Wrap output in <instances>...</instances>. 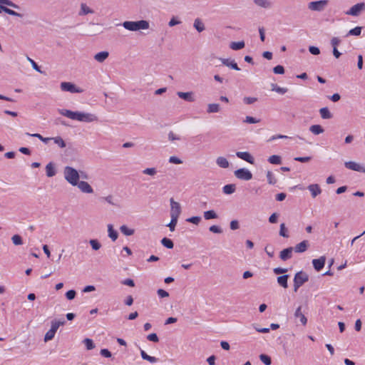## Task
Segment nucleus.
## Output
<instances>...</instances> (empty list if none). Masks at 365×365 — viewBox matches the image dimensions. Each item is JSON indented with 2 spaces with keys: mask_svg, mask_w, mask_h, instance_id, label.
<instances>
[{
  "mask_svg": "<svg viewBox=\"0 0 365 365\" xmlns=\"http://www.w3.org/2000/svg\"><path fill=\"white\" fill-rule=\"evenodd\" d=\"M58 112L62 115H64L72 120H76L81 122L91 123L98 120L97 116L92 113H83L79 111H71L67 109H59Z\"/></svg>",
  "mask_w": 365,
  "mask_h": 365,
  "instance_id": "obj_1",
  "label": "nucleus"
},
{
  "mask_svg": "<svg viewBox=\"0 0 365 365\" xmlns=\"http://www.w3.org/2000/svg\"><path fill=\"white\" fill-rule=\"evenodd\" d=\"M63 175L66 180L73 186L78 185L80 173L73 167L66 166L63 170Z\"/></svg>",
  "mask_w": 365,
  "mask_h": 365,
  "instance_id": "obj_2",
  "label": "nucleus"
},
{
  "mask_svg": "<svg viewBox=\"0 0 365 365\" xmlns=\"http://www.w3.org/2000/svg\"><path fill=\"white\" fill-rule=\"evenodd\" d=\"M122 26L128 31H138L148 29L149 28V22L146 20L136 21H125L122 24Z\"/></svg>",
  "mask_w": 365,
  "mask_h": 365,
  "instance_id": "obj_3",
  "label": "nucleus"
},
{
  "mask_svg": "<svg viewBox=\"0 0 365 365\" xmlns=\"http://www.w3.org/2000/svg\"><path fill=\"white\" fill-rule=\"evenodd\" d=\"M309 281V275L303 272H297L294 277V292H297L305 282Z\"/></svg>",
  "mask_w": 365,
  "mask_h": 365,
  "instance_id": "obj_4",
  "label": "nucleus"
},
{
  "mask_svg": "<svg viewBox=\"0 0 365 365\" xmlns=\"http://www.w3.org/2000/svg\"><path fill=\"white\" fill-rule=\"evenodd\" d=\"M328 0L311 1L308 4V9L311 11H322L324 10L325 7L328 5Z\"/></svg>",
  "mask_w": 365,
  "mask_h": 365,
  "instance_id": "obj_5",
  "label": "nucleus"
},
{
  "mask_svg": "<svg viewBox=\"0 0 365 365\" xmlns=\"http://www.w3.org/2000/svg\"><path fill=\"white\" fill-rule=\"evenodd\" d=\"M61 89L63 91H68L72 93H80L83 91V90L79 87H76V86L71 82H62L61 83Z\"/></svg>",
  "mask_w": 365,
  "mask_h": 365,
  "instance_id": "obj_6",
  "label": "nucleus"
},
{
  "mask_svg": "<svg viewBox=\"0 0 365 365\" xmlns=\"http://www.w3.org/2000/svg\"><path fill=\"white\" fill-rule=\"evenodd\" d=\"M235 176L242 180H250L252 178V173L246 168H240L234 172Z\"/></svg>",
  "mask_w": 365,
  "mask_h": 365,
  "instance_id": "obj_7",
  "label": "nucleus"
},
{
  "mask_svg": "<svg viewBox=\"0 0 365 365\" xmlns=\"http://www.w3.org/2000/svg\"><path fill=\"white\" fill-rule=\"evenodd\" d=\"M365 10V3H358L350 8L349 11L346 12L347 15L357 16L360 13Z\"/></svg>",
  "mask_w": 365,
  "mask_h": 365,
  "instance_id": "obj_8",
  "label": "nucleus"
},
{
  "mask_svg": "<svg viewBox=\"0 0 365 365\" xmlns=\"http://www.w3.org/2000/svg\"><path fill=\"white\" fill-rule=\"evenodd\" d=\"M170 216H176L179 217L181 213V206L179 202H175L172 197L170 200Z\"/></svg>",
  "mask_w": 365,
  "mask_h": 365,
  "instance_id": "obj_9",
  "label": "nucleus"
},
{
  "mask_svg": "<svg viewBox=\"0 0 365 365\" xmlns=\"http://www.w3.org/2000/svg\"><path fill=\"white\" fill-rule=\"evenodd\" d=\"M344 166L349 170L365 173V168L362 167L359 164L354 162V161H348L345 162Z\"/></svg>",
  "mask_w": 365,
  "mask_h": 365,
  "instance_id": "obj_10",
  "label": "nucleus"
},
{
  "mask_svg": "<svg viewBox=\"0 0 365 365\" xmlns=\"http://www.w3.org/2000/svg\"><path fill=\"white\" fill-rule=\"evenodd\" d=\"M326 257L324 256H322L318 259H314L312 260L313 267L317 272H319L324 267Z\"/></svg>",
  "mask_w": 365,
  "mask_h": 365,
  "instance_id": "obj_11",
  "label": "nucleus"
},
{
  "mask_svg": "<svg viewBox=\"0 0 365 365\" xmlns=\"http://www.w3.org/2000/svg\"><path fill=\"white\" fill-rule=\"evenodd\" d=\"M293 247H289L287 248L284 249L282 250L279 253V258L282 261H287L292 257V252H293Z\"/></svg>",
  "mask_w": 365,
  "mask_h": 365,
  "instance_id": "obj_12",
  "label": "nucleus"
},
{
  "mask_svg": "<svg viewBox=\"0 0 365 365\" xmlns=\"http://www.w3.org/2000/svg\"><path fill=\"white\" fill-rule=\"evenodd\" d=\"M236 155L239 158H240L242 160H244L247 161V163H249L250 164H254L255 163L254 158L248 152H240V151H238V152L236 153Z\"/></svg>",
  "mask_w": 365,
  "mask_h": 365,
  "instance_id": "obj_13",
  "label": "nucleus"
},
{
  "mask_svg": "<svg viewBox=\"0 0 365 365\" xmlns=\"http://www.w3.org/2000/svg\"><path fill=\"white\" fill-rule=\"evenodd\" d=\"M78 187L81 190V192L84 193H93V190L92 187L89 185L88 182L86 181H80L78 182V185H77Z\"/></svg>",
  "mask_w": 365,
  "mask_h": 365,
  "instance_id": "obj_14",
  "label": "nucleus"
},
{
  "mask_svg": "<svg viewBox=\"0 0 365 365\" xmlns=\"http://www.w3.org/2000/svg\"><path fill=\"white\" fill-rule=\"evenodd\" d=\"M309 243L307 240H303L299 244H297L294 247H293V250L295 252L297 253H302L304 252L309 247Z\"/></svg>",
  "mask_w": 365,
  "mask_h": 365,
  "instance_id": "obj_15",
  "label": "nucleus"
},
{
  "mask_svg": "<svg viewBox=\"0 0 365 365\" xmlns=\"http://www.w3.org/2000/svg\"><path fill=\"white\" fill-rule=\"evenodd\" d=\"M177 95L179 98L183 99L185 101L187 102H194L195 98L194 94L192 92H181L179 91L177 93Z\"/></svg>",
  "mask_w": 365,
  "mask_h": 365,
  "instance_id": "obj_16",
  "label": "nucleus"
},
{
  "mask_svg": "<svg viewBox=\"0 0 365 365\" xmlns=\"http://www.w3.org/2000/svg\"><path fill=\"white\" fill-rule=\"evenodd\" d=\"M220 60L221 61V62L223 65H225L227 67H230L236 71L240 70V68L238 67L237 63L234 60L230 61L228 58H220Z\"/></svg>",
  "mask_w": 365,
  "mask_h": 365,
  "instance_id": "obj_17",
  "label": "nucleus"
},
{
  "mask_svg": "<svg viewBox=\"0 0 365 365\" xmlns=\"http://www.w3.org/2000/svg\"><path fill=\"white\" fill-rule=\"evenodd\" d=\"M307 188L311 192L313 198L316 197L322 192V189L318 184H311Z\"/></svg>",
  "mask_w": 365,
  "mask_h": 365,
  "instance_id": "obj_18",
  "label": "nucleus"
},
{
  "mask_svg": "<svg viewBox=\"0 0 365 365\" xmlns=\"http://www.w3.org/2000/svg\"><path fill=\"white\" fill-rule=\"evenodd\" d=\"M0 9H1V12L4 11L6 14H7L9 15H11V16L22 17V14H21L17 13L16 11H15L5 6L3 4H0Z\"/></svg>",
  "mask_w": 365,
  "mask_h": 365,
  "instance_id": "obj_19",
  "label": "nucleus"
},
{
  "mask_svg": "<svg viewBox=\"0 0 365 365\" xmlns=\"http://www.w3.org/2000/svg\"><path fill=\"white\" fill-rule=\"evenodd\" d=\"M108 56L109 53L108 51H101L94 56V59L99 63H103Z\"/></svg>",
  "mask_w": 365,
  "mask_h": 365,
  "instance_id": "obj_20",
  "label": "nucleus"
},
{
  "mask_svg": "<svg viewBox=\"0 0 365 365\" xmlns=\"http://www.w3.org/2000/svg\"><path fill=\"white\" fill-rule=\"evenodd\" d=\"M301 309H302V307L299 306L295 311L294 312V317L296 318H299L300 319V322L301 323L303 324V325H306L307 324V317L304 316V314L302 313L301 312Z\"/></svg>",
  "mask_w": 365,
  "mask_h": 365,
  "instance_id": "obj_21",
  "label": "nucleus"
},
{
  "mask_svg": "<svg viewBox=\"0 0 365 365\" xmlns=\"http://www.w3.org/2000/svg\"><path fill=\"white\" fill-rule=\"evenodd\" d=\"M289 274H283L282 276H279L277 277V283L282 287L283 288L286 289L288 287V278Z\"/></svg>",
  "mask_w": 365,
  "mask_h": 365,
  "instance_id": "obj_22",
  "label": "nucleus"
},
{
  "mask_svg": "<svg viewBox=\"0 0 365 365\" xmlns=\"http://www.w3.org/2000/svg\"><path fill=\"white\" fill-rule=\"evenodd\" d=\"M256 5L264 8L270 9L272 6V3L269 0H254Z\"/></svg>",
  "mask_w": 365,
  "mask_h": 365,
  "instance_id": "obj_23",
  "label": "nucleus"
},
{
  "mask_svg": "<svg viewBox=\"0 0 365 365\" xmlns=\"http://www.w3.org/2000/svg\"><path fill=\"white\" fill-rule=\"evenodd\" d=\"M108 237L113 241H115L118 239V233L116 230H115L113 229V227L111 224L108 225Z\"/></svg>",
  "mask_w": 365,
  "mask_h": 365,
  "instance_id": "obj_24",
  "label": "nucleus"
},
{
  "mask_svg": "<svg viewBox=\"0 0 365 365\" xmlns=\"http://www.w3.org/2000/svg\"><path fill=\"white\" fill-rule=\"evenodd\" d=\"M46 175L48 178H51L56 175V169H55V167H54V165L53 164V163L51 162L46 165Z\"/></svg>",
  "mask_w": 365,
  "mask_h": 365,
  "instance_id": "obj_25",
  "label": "nucleus"
},
{
  "mask_svg": "<svg viewBox=\"0 0 365 365\" xmlns=\"http://www.w3.org/2000/svg\"><path fill=\"white\" fill-rule=\"evenodd\" d=\"M220 110V106L218 103H209L207 105V113H215Z\"/></svg>",
  "mask_w": 365,
  "mask_h": 365,
  "instance_id": "obj_26",
  "label": "nucleus"
},
{
  "mask_svg": "<svg viewBox=\"0 0 365 365\" xmlns=\"http://www.w3.org/2000/svg\"><path fill=\"white\" fill-rule=\"evenodd\" d=\"M140 356L143 359L148 361L150 363H156L158 359L155 356H149L144 350L140 349Z\"/></svg>",
  "mask_w": 365,
  "mask_h": 365,
  "instance_id": "obj_27",
  "label": "nucleus"
},
{
  "mask_svg": "<svg viewBox=\"0 0 365 365\" xmlns=\"http://www.w3.org/2000/svg\"><path fill=\"white\" fill-rule=\"evenodd\" d=\"M203 217L206 220H213L218 218L217 214L215 210H210L207 211H205L203 213Z\"/></svg>",
  "mask_w": 365,
  "mask_h": 365,
  "instance_id": "obj_28",
  "label": "nucleus"
},
{
  "mask_svg": "<svg viewBox=\"0 0 365 365\" xmlns=\"http://www.w3.org/2000/svg\"><path fill=\"white\" fill-rule=\"evenodd\" d=\"M319 113L323 119H331L332 118V114L327 107L322 108L319 110Z\"/></svg>",
  "mask_w": 365,
  "mask_h": 365,
  "instance_id": "obj_29",
  "label": "nucleus"
},
{
  "mask_svg": "<svg viewBox=\"0 0 365 365\" xmlns=\"http://www.w3.org/2000/svg\"><path fill=\"white\" fill-rule=\"evenodd\" d=\"M245 43L244 41H237V42L233 41V42L230 43V48L234 51H238V50L243 48L245 47Z\"/></svg>",
  "mask_w": 365,
  "mask_h": 365,
  "instance_id": "obj_30",
  "label": "nucleus"
},
{
  "mask_svg": "<svg viewBox=\"0 0 365 365\" xmlns=\"http://www.w3.org/2000/svg\"><path fill=\"white\" fill-rule=\"evenodd\" d=\"M236 185L235 184L225 185L223 188V192L227 195H231L235 192Z\"/></svg>",
  "mask_w": 365,
  "mask_h": 365,
  "instance_id": "obj_31",
  "label": "nucleus"
},
{
  "mask_svg": "<svg viewBox=\"0 0 365 365\" xmlns=\"http://www.w3.org/2000/svg\"><path fill=\"white\" fill-rule=\"evenodd\" d=\"M193 26L198 32H202L205 29L203 22L200 19H196L195 20Z\"/></svg>",
  "mask_w": 365,
  "mask_h": 365,
  "instance_id": "obj_32",
  "label": "nucleus"
},
{
  "mask_svg": "<svg viewBox=\"0 0 365 365\" xmlns=\"http://www.w3.org/2000/svg\"><path fill=\"white\" fill-rule=\"evenodd\" d=\"M216 163L218 166L222 168H227L229 167V162L224 157H218L216 160Z\"/></svg>",
  "mask_w": 365,
  "mask_h": 365,
  "instance_id": "obj_33",
  "label": "nucleus"
},
{
  "mask_svg": "<svg viewBox=\"0 0 365 365\" xmlns=\"http://www.w3.org/2000/svg\"><path fill=\"white\" fill-rule=\"evenodd\" d=\"M120 231L125 236L133 235L135 232L133 229L129 228L127 225H121L120 227Z\"/></svg>",
  "mask_w": 365,
  "mask_h": 365,
  "instance_id": "obj_34",
  "label": "nucleus"
},
{
  "mask_svg": "<svg viewBox=\"0 0 365 365\" xmlns=\"http://www.w3.org/2000/svg\"><path fill=\"white\" fill-rule=\"evenodd\" d=\"M309 130L314 135H319L324 131V128L320 125H311Z\"/></svg>",
  "mask_w": 365,
  "mask_h": 365,
  "instance_id": "obj_35",
  "label": "nucleus"
},
{
  "mask_svg": "<svg viewBox=\"0 0 365 365\" xmlns=\"http://www.w3.org/2000/svg\"><path fill=\"white\" fill-rule=\"evenodd\" d=\"M66 324V321L63 319L62 321L53 320L51 321V327L50 329H53L55 332L57 331L58 329L60 326H63Z\"/></svg>",
  "mask_w": 365,
  "mask_h": 365,
  "instance_id": "obj_36",
  "label": "nucleus"
},
{
  "mask_svg": "<svg viewBox=\"0 0 365 365\" xmlns=\"http://www.w3.org/2000/svg\"><path fill=\"white\" fill-rule=\"evenodd\" d=\"M161 244L168 249H173L174 247L173 242L168 237H163L161 240Z\"/></svg>",
  "mask_w": 365,
  "mask_h": 365,
  "instance_id": "obj_37",
  "label": "nucleus"
},
{
  "mask_svg": "<svg viewBox=\"0 0 365 365\" xmlns=\"http://www.w3.org/2000/svg\"><path fill=\"white\" fill-rule=\"evenodd\" d=\"M94 13L93 10L90 9L88 6H87L85 4H81V11L79 13V15H86L88 14H93Z\"/></svg>",
  "mask_w": 365,
  "mask_h": 365,
  "instance_id": "obj_38",
  "label": "nucleus"
},
{
  "mask_svg": "<svg viewBox=\"0 0 365 365\" xmlns=\"http://www.w3.org/2000/svg\"><path fill=\"white\" fill-rule=\"evenodd\" d=\"M268 162L271 164L279 165L282 163V158L279 155H273L268 158Z\"/></svg>",
  "mask_w": 365,
  "mask_h": 365,
  "instance_id": "obj_39",
  "label": "nucleus"
},
{
  "mask_svg": "<svg viewBox=\"0 0 365 365\" xmlns=\"http://www.w3.org/2000/svg\"><path fill=\"white\" fill-rule=\"evenodd\" d=\"M362 27L361 26H356L351 30L349 31L348 34H346V36H359L361 33Z\"/></svg>",
  "mask_w": 365,
  "mask_h": 365,
  "instance_id": "obj_40",
  "label": "nucleus"
},
{
  "mask_svg": "<svg viewBox=\"0 0 365 365\" xmlns=\"http://www.w3.org/2000/svg\"><path fill=\"white\" fill-rule=\"evenodd\" d=\"M171 220L169 224L167 225V226L170 228V230L171 232L175 230V226L178 223V217L176 216H170Z\"/></svg>",
  "mask_w": 365,
  "mask_h": 365,
  "instance_id": "obj_41",
  "label": "nucleus"
},
{
  "mask_svg": "<svg viewBox=\"0 0 365 365\" xmlns=\"http://www.w3.org/2000/svg\"><path fill=\"white\" fill-rule=\"evenodd\" d=\"M272 91H276L280 94H284L287 92L288 89L287 88H282L278 86L277 84H272Z\"/></svg>",
  "mask_w": 365,
  "mask_h": 365,
  "instance_id": "obj_42",
  "label": "nucleus"
},
{
  "mask_svg": "<svg viewBox=\"0 0 365 365\" xmlns=\"http://www.w3.org/2000/svg\"><path fill=\"white\" fill-rule=\"evenodd\" d=\"M51 140H53L54 143L60 148H63L66 147V143L61 137L57 136L56 138H52Z\"/></svg>",
  "mask_w": 365,
  "mask_h": 365,
  "instance_id": "obj_43",
  "label": "nucleus"
},
{
  "mask_svg": "<svg viewBox=\"0 0 365 365\" xmlns=\"http://www.w3.org/2000/svg\"><path fill=\"white\" fill-rule=\"evenodd\" d=\"M267 182L270 185H275L277 182V179L274 176L273 173L271 171H267Z\"/></svg>",
  "mask_w": 365,
  "mask_h": 365,
  "instance_id": "obj_44",
  "label": "nucleus"
},
{
  "mask_svg": "<svg viewBox=\"0 0 365 365\" xmlns=\"http://www.w3.org/2000/svg\"><path fill=\"white\" fill-rule=\"evenodd\" d=\"M259 359L265 365H270L272 364V359L268 355L262 354L259 355Z\"/></svg>",
  "mask_w": 365,
  "mask_h": 365,
  "instance_id": "obj_45",
  "label": "nucleus"
},
{
  "mask_svg": "<svg viewBox=\"0 0 365 365\" xmlns=\"http://www.w3.org/2000/svg\"><path fill=\"white\" fill-rule=\"evenodd\" d=\"M56 333V332H55V331H53V329H49L44 336V341L46 342L53 339L55 336Z\"/></svg>",
  "mask_w": 365,
  "mask_h": 365,
  "instance_id": "obj_46",
  "label": "nucleus"
},
{
  "mask_svg": "<svg viewBox=\"0 0 365 365\" xmlns=\"http://www.w3.org/2000/svg\"><path fill=\"white\" fill-rule=\"evenodd\" d=\"M11 240L15 245H21L23 244L22 237L19 235H14L11 237Z\"/></svg>",
  "mask_w": 365,
  "mask_h": 365,
  "instance_id": "obj_47",
  "label": "nucleus"
},
{
  "mask_svg": "<svg viewBox=\"0 0 365 365\" xmlns=\"http://www.w3.org/2000/svg\"><path fill=\"white\" fill-rule=\"evenodd\" d=\"M89 243L93 250H98L101 247V245L98 240H91Z\"/></svg>",
  "mask_w": 365,
  "mask_h": 365,
  "instance_id": "obj_48",
  "label": "nucleus"
},
{
  "mask_svg": "<svg viewBox=\"0 0 365 365\" xmlns=\"http://www.w3.org/2000/svg\"><path fill=\"white\" fill-rule=\"evenodd\" d=\"M26 134L29 135H31L32 137L37 138L45 143H47L48 141H50L51 140V138H44L39 133H34V134L26 133Z\"/></svg>",
  "mask_w": 365,
  "mask_h": 365,
  "instance_id": "obj_49",
  "label": "nucleus"
},
{
  "mask_svg": "<svg viewBox=\"0 0 365 365\" xmlns=\"http://www.w3.org/2000/svg\"><path fill=\"white\" fill-rule=\"evenodd\" d=\"M83 343L86 345V349L88 350H91L95 347V344H94L93 340L91 339H88V338L85 339L83 341Z\"/></svg>",
  "mask_w": 365,
  "mask_h": 365,
  "instance_id": "obj_50",
  "label": "nucleus"
},
{
  "mask_svg": "<svg viewBox=\"0 0 365 365\" xmlns=\"http://www.w3.org/2000/svg\"><path fill=\"white\" fill-rule=\"evenodd\" d=\"M264 251L269 257H273L274 255V248L273 246L267 245L264 247Z\"/></svg>",
  "mask_w": 365,
  "mask_h": 365,
  "instance_id": "obj_51",
  "label": "nucleus"
},
{
  "mask_svg": "<svg viewBox=\"0 0 365 365\" xmlns=\"http://www.w3.org/2000/svg\"><path fill=\"white\" fill-rule=\"evenodd\" d=\"M259 121H260L259 119H257L252 116H246V118L243 120V123H250V124L257 123Z\"/></svg>",
  "mask_w": 365,
  "mask_h": 365,
  "instance_id": "obj_52",
  "label": "nucleus"
},
{
  "mask_svg": "<svg viewBox=\"0 0 365 365\" xmlns=\"http://www.w3.org/2000/svg\"><path fill=\"white\" fill-rule=\"evenodd\" d=\"M143 173L150 176H153L157 173V170L155 168H148L143 170Z\"/></svg>",
  "mask_w": 365,
  "mask_h": 365,
  "instance_id": "obj_53",
  "label": "nucleus"
},
{
  "mask_svg": "<svg viewBox=\"0 0 365 365\" xmlns=\"http://www.w3.org/2000/svg\"><path fill=\"white\" fill-rule=\"evenodd\" d=\"M209 231L212 233L221 234L222 232V228L218 225H212L209 227Z\"/></svg>",
  "mask_w": 365,
  "mask_h": 365,
  "instance_id": "obj_54",
  "label": "nucleus"
},
{
  "mask_svg": "<svg viewBox=\"0 0 365 365\" xmlns=\"http://www.w3.org/2000/svg\"><path fill=\"white\" fill-rule=\"evenodd\" d=\"M279 235L283 237H289L287 228L285 227V225L284 223L280 225Z\"/></svg>",
  "mask_w": 365,
  "mask_h": 365,
  "instance_id": "obj_55",
  "label": "nucleus"
},
{
  "mask_svg": "<svg viewBox=\"0 0 365 365\" xmlns=\"http://www.w3.org/2000/svg\"><path fill=\"white\" fill-rule=\"evenodd\" d=\"M187 221L190 223L195 224V225H198L201 221V217L193 216V217L187 218Z\"/></svg>",
  "mask_w": 365,
  "mask_h": 365,
  "instance_id": "obj_56",
  "label": "nucleus"
},
{
  "mask_svg": "<svg viewBox=\"0 0 365 365\" xmlns=\"http://www.w3.org/2000/svg\"><path fill=\"white\" fill-rule=\"evenodd\" d=\"M273 72L276 74H284V68L281 65H277L273 68Z\"/></svg>",
  "mask_w": 365,
  "mask_h": 365,
  "instance_id": "obj_57",
  "label": "nucleus"
},
{
  "mask_svg": "<svg viewBox=\"0 0 365 365\" xmlns=\"http://www.w3.org/2000/svg\"><path fill=\"white\" fill-rule=\"evenodd\" d=\"M147 339L153 342H158L159 338L155 333L150 334L147 336Z\"/></svg>",
  "mask_w": 365,
  "mask_h": 365,
  "instance_id": "obj_58",
  "label": "nucleus"
},
{
  "mask_svg": "<svg viewBox=\"0 0 365 365\" xmlns=\"http://www.w3.org/2000/svg\"><path fill=\"white\" fill-rule=\"evenodd\" d=\"M76 295V292L75 290L73 289H71V290H68L66 293V297L68 299V300H72L75 298Z\"/></svg>",
  "mask_w": 365,
  "mask_h": 365,
  "instance_id": "obj_59",
  "label": "nucleus"
},
{
  "mask_svg": "<svg viewBox=\"0 0 365 365\" xmlns=\"http://www.w3.org/2000/svg\"><path fill=\"white\" fill-rule=\"evenodd\" d=\"M309 51L312 54V55H314V56H317L320 53V50L318 47L317 46H310L309 47Z\"/></svg>",
  "mask_w": 365,
  "mask_h": 365,
  "instance_id": "obj_60",
  "label": "nucleus"
},
{
  "mask_svg": "<svg viewBox=\"0 0 365 365\" xmlns=\"http://www.w3.org/2000/svg\"><path fill=\"white\" fill-rule=\"evenodd\" d=\"M257 101V98H255V97H245L243 98V102L245 104H248V105L252 104V103H255Z\"/></svg>",
  "mask_w": 365,
  "mask_h": 365,
  "instance_id": "obj_61",
  "label": "nucleus"
},
{
  "mask_svg": "<svg viewBox=\"0 0 365 365\" xmlns=\"http://www.w3.org/2000/svg\"><path fill=\"white\" fill-rule=\"evenodd\" d=\"M230 227L232 230H235L239 229L240 224L239 222L237 220H233L230 222Z\"/></svg>",
  "mask_w": 365,
  "mask_h": 365,
  "instance_id": "obj_62",
  "label": "nucleus"
},
{
  "mask_svg": "<svg viewBox=\"0 0 365 365\" xmlns=\"http://www.w3.org/2000/svg\"><path fill=\"white\" fill-rule=\"evenodd\" d=\"M181 23L180 21L177 19V17L173 16L170 21L168 22V26L173 27L174 26L178 25Z\"/></svg>",
  "mask_w": 365,
  "mask_h": 365,
  "instance_id": "obj_63",
  "label": "nucleus"
},
{
  "mask_svg": "<svg viewBox=\"0 0 365 365\" xmlns=\"http://www.w3.org/2000/svg\"><path fill=\"white\" fill-rule=\"evenodd\" d=\"M169 163H173V164H182V160H181L179 158L176 156H171L169 158Z\"/></svg>",
  "mask_w": 365,
  "mask_h": 365,
  "instance_id": "obj_64",
  "label": "nucleus"
}]
</instances>
